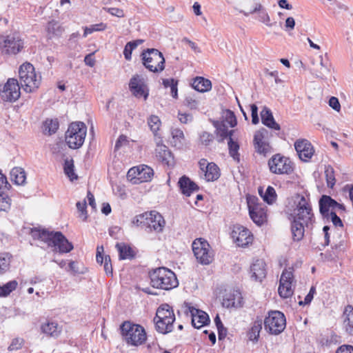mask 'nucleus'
Instances as JSON below:
<instances>
[{
    "instance_id": "09e8293b",
    "label": "nucleus",
    "mask_w": 353,
    "mask_h": 353,
    "mask_svg": "<svg viewBox=\"0 0 353 353\" xmlns=\"http://www.w3.org/2000/svg\"><path fill=\"white\" fill-rule=\"evenodd\" d=\"M11 205V199L3 191H0V212H8Z\"/></svg>"
},
{
    "instance_id": "a878e982",
    "label": "nucleus",
    "mask_w": 353,
    "mask_h": 353,
    "mask_svg": "<svg viewBox=\"0 0 353 353\" xmlns=\"http://www.w3.org/2000/svg\"><path fill=\"white\" fill-rule=\"evenodd\" d=\"M222 305L224 307H240L242 306V296L239 291H234L223 296Z\"/></svg>"
},
{
    "instance_id": "423d86ee",
    "label": "nucleus",
    "mask_w": 353,
    "mask_h": 353,
    "mask_svg": "<svg viewBox=\"0 0 353 353\" xmlns=\"http://www.w3.org/2000/svg\"><path fill=\"white\" fill-rule=\"evenodd\" d=\"M120 329L123 340L129 345L138 346L146 340L145 331L140 325L125 321L121 325Z\"/></svg>"
},
{
    "instance_id": "b1692460",
    "label": "nucleus",
    "mask_w": 353,
    "mask_h": 353,
    "mask_svg": "<svg viewBox=\"0 0 353 353\" xmlns=\"http://www.w3.org/2000/svg\"><path fill=\"white\" fill-rule=\"evenodd\" d=\"M129 88L132 93L138 98L143 97L146 100L148 97V91L145 90V85L141 82L138 75L134 76L130 81Z\"/></svg>"
},
{
    "instance_id": "7c9ffc66",
    "label": "nucleus",
    "mask_w": 353,
    "mask_h": 353,
    "mask_svg": "<svg viewBox=\"0 0 353 353\" xmlns=\"http://www.w3.org/2000/svg\"><path fill=\"white\" fill-rule=\"evenodd\" d=\"M214 126L216 128V132L220 139L218 140L219 142H222L226 138L230 139L234 134V130H228V125L225 122H216L214 123Z\"/></svg>"
},
{
    "instance_id": "052dcab7",
    "label": "nucleus",
    "mask_w": 353,
    "mask_h": 353,
    "mask_svg": "<svg viewBox=\"0 0 353 353\" xmlns=\"http://www.w3.org/2000/svg\"><path fill=\"white\" fill-rule=\"evenodd\" d=\"M24 341L21 338H15L12 339L8 347L9 351L18 350L22 347Z\"/></svg>"
},
{
    "instance_id": "603ef678",
    "label": "nucleus",
    "mask_w": 353,
    "mask_h": 353,
    "mask_svg": "<svg viewBox=\"0 0 353 353\" xmlns=\"http://www.w3.org/2000/svg\"><path fill=\"white\" fill-rule=\"evenodd\" d=\"M293 268H289L288 269H285L282 274L281 276L279 283H292V281L294 279V275H293Z\"/></svg>"
},
{
    "instance_id": "79ce46f5",
    "label": "nucleus",
    "mask_w": 353,
    "mask_h": 353,
    "mask_svg": "<svg viewBox=\"0 0 353 353\" xmlns=\"http://www.w3.org/2000/svg\"><path fill=\"white\" fill-rule=\"evenodd\" d=\"M18 286V282L15 280L10 281L2 286H0V297H6Z\"/></svg>"
},
{
    "instance_id": "7ed1b4c3",
    "label": "nucleus",
    "mask_w": 353,
    "mask_h": 353,
    "mask_svg": "<svg viewBox=\"0 0 353 353\" xmlns=\"http://www.w3.org/2000/svg\"><path fill=\"white\" fill-rule=\"evenodd\" d=\"M151 285L157 289L170 290L179 285L176 274L171 270L159 267L150 271Z\"/></svg>"
},
{
    "instance_id": "bb28decb",
    "label": "nucleus",
    "mask_w": 353,
    "mask_h": 353,
    "mask_svg": "<svg viewBox=\"0 0 353 353\" xmlns=\"http://www.w3.org/2000/svg\"><path fill=\"white\" fill-rule=\"evenodd\" d=\"M261 118L262 123L265 126L275 130L281 129L280 125L275 121L271 110L268 107H263L261 112Z\"/></svg>"
},
{
    "instance_id": "69168bd1",
    "label": "nucleus",
    "mask_w": 353,
    "mask_h": 353,
    "mask_svg": "<svg viewBox=\"0 0 353 353\" xmlns=\"http://www.w3.org/2000/svg\"><path fill=\"white\" fill-rule=\"evenodd\" d=\"M251 115H252V123L254 125H256L259 122V119L258 116V107L255 104H252L250 105Z\"/></svg>"
},
{
    "instance_id": "37998d69",
    "label": "nucleus",
    "mask_w": 353,
    "mask_h": 353,
    "mask_svg": "<svg viewBox=\"0 0 353 353\" xmlns=\"http://www.w3.org/2000/svg\"><path fill=\"white\" fill-rule=\"evenodd\" d=\"M143 43V40L137 39L132 41H129L126 43L124 50L123 55L126 60L130 61L132 59V52L134 50L139 44Z\"/></svg>"
},
{
    "instance_id": "c9c22d12",
    "label": "nucleus",
    "mask_w": 353,
    "mask_h": 353,
    "mask_svg": "<svg viewBox=\"0 0 353 353\" xmlns=\"http://www.w3.org/2000/svg\"><path fill=\"white\" fill-rule=\"evenodd\" d=\"M10 179L16 185H23L26 179L24 170L19 167L12 168L10 171Z\"/></svg>"
},
{
    "instance_id": "49530a36",
    "label": "nucleus",
    "mask_w": 353,
    "mask_h": 353,
    "mask_svg": "<svg viewBox=\"0 0 353 353\" xmlns=\"http://www.w3.org/2000/svg\"><path fill=\"white\" fill-rule=\"evenodd\" d=\"M325 175L327 187L332 188L336 183V179L334 170L331 165H325Z\"/></svg>"
},
{
    "instance_id": "4be33fe9",
    "label": "nucleus",
    "mask_w": 353,
    "mask_h": 353,
    "mask_svg": "<svg viewBox=\"0 0 353 353\" xmlns=\"http://www.w3.org/2000/svg\"><path fill=\"white\" fill-rule=\"evenodd\" d=\"M251 279L261 282L267 274L266 263L263 259H256L250 265Z\"/></svg>"
},
{
    "instance_id": "39448f33",
    "label": "nucleus",
    "mask_w": 353,
    "mask_h": 353,
    "mask_svg": "<svg viewBox=\"0 0 353 353\" xmlns=\"http://www.w3.org/2000/svg\"><path fill=\"white\" fill-rule=\"evenodd\" d=\"M174 321L175 316L171 306L165 303L158 307L154 318L156 330L158 332L163 334L171 332Z\"/></svg>"
},
{
    "instance_id": "f257e3e1",
    "label": "nucleus",
    "mask_w": 353,
    "mask_h": 353,
    "mask_svg": "<svg viewBox=\"0 0 353 353\" xmlns=\"http://www.w3.org/2000/svg\"><path fill=\"white\" fill-rule=\"evenodd\" d=\"M285 212L288 219L301 220L307 228L312 227L315 222L310 196L307 192L296 193L288 198Z\"/></svg>"
},
{
    "instance_id": "f8f14e48",
    "label": "nucleus",
    "mask_w": 353,
    "mask_h": 353,
    "mask_svg": "<svg viewBox=\"0 0 353 353\" xmlns=\"http://www.w3.org/2000/svg\"><path fill=\"white\" fill-rule=\"evenodd\" d=\"M192 251L199 263L202 265H209L213 260V254L210 251V245L204 239H195L192 244Z\"/></svg>"
},
{
    "instance_id": "e433bc0d",
    "label": "nucleus",
    "mask_w": 353,
    "mask_h": 353,
    "mask_svg": "<svg viewBox=\"0 0 353 353\" xmlns=\"http://www.w3.org/2000/svg\"><path fill=\"white\" fill-rule=\"evenodd\" d=\"M42 332L48 336L57 337L61 333V329L56 322H47L41 325Z\"/></svg>"
},
{
    "instance_id": "f03ea898",
    "label": "nucleus",
    "mask_w": 353,
    "mask_h": 353,
    "mask_svg": "<svg viewBox=\"0 0 353 353\" xmlns=\"http://www.w3.org/2000/svg\"><path fill=\"white\" fill-rule=\"evenodd\" d=\"M30 234L34 239L41 240L49 247L58 248L59 253H68L73 249L72 243L61 232L34 228L31 229Z\"/></svg>"
},
{
    "instance_id": "6e6552de",
    "label": "nucleus",
    "mask_w": 353,
    "mask_h": 353,
    "mask_svg": "<svg viewBox=\"0 0 353 353\" xmlns=\"http://www.w3.org/2000/svg\"><path fill=\"white\" fill-rule=\"evenodd\" d=\"M133 223L141 226L147 231L157 232L163 231L165 223L161 214L156 211L146 212L137 216Z\"/></svg>"
},
{
    "instance_id": "aec40b11",
    "label": "nucleus",
    "mask_w": 353,
    "mask_h": 353,
    "mask_svg": "<svg viewBox=\"0 0 353 353\" xmlns=\"http://www.w3.org/2000/svg\"><path fill=\"white\" fill-rule=\"evenodd\" d=\"M319 212L322 217H328L331 212L338 210L344 211L343 205L339 203L336 200L328 195H322L319 200Z\"/></svg>"
},
{
    "instance_id": "393cba45",
    "label": "nucleus",
    "mask_w": 353,
    "mask_h": 353,
    "mask_svg": "<svg viewBox=\"0 0 353 353\" xmlns=\"http://www.w3.org/2000/svg\"><path fill=\"white\" fill-rule=\"evenodd\" d=\"M178 186L181 193L186 196H190L193 192H197L199 190L198 185L185 175L179 179Z\"/></svg>"
},
{
    "instance_id": "3c124183",
    "label": "nucleus",
    "mask_w": 353,
    "mask_h": 353,
    "mask_svg": "<svg viewBox=\"0 0 353 353\" xmlns=\"http://www.w3.org/2000/svg\"><path fill=\"white\" fill-rule=\"evenodd\" d=\"M222 122H225L227 125H229L231 128H234L237 124V121L234 113L230 110H227L224 113V120Z\"/></svg>"
},
{
    "instance_id": "a19ab883",
    "label": "nucleus",
    "mask_w": 353,
    "mask_h": 353,
    "mask_svg": "<svg viewBox=\"0 0 353 353\" xmlns=\"http://www.w3.org/2000/svg\"><path fill=\"white\" fill-rule=\"evenodd\" d=\"M262 329V321H256L248 333V336L250 341H257L259 337V333Z\"/></svg>"
},
{
    "instance_id": "f3484780",
    "label": "nucleus",
    "mask_w": 353,
    "mask_h": 353,
    "mask_svg": "<svg viewBox=\"0 0 353 353\" xmlns=\"http://www.w3.org/2000/svg\"><path fill=\"white\" fill-rule=\"evenodd\" d=\"M183 307L185 308V313L187 315L190 314L192 317V325L194 327L199 329L210 323L208 314L192 306L191 303L184 302Z\"/></svg>"
},
{
    "instance_id": "13d9d810",
    "label": "nucleus",
    "mask_w": 353,
    "mask_h": 353,
    "mask_svg": "<svg viewBox=\"0 0 353 353\" xmlns=\"http://www.w3.org/2000/svg\"><path fill=\"white\" fill-rule=\"evenodd\" d=\"M337 211L331 212L330 214H328V217H323L324 219H327V221L331 220L333 225L336 227H343V222L340 217L336 214Z\"/></svg>"
},
{
    "instance_id": "8fccbe9b",
    "label": "nucleus",
    "mask_w": 353,
    "mask_h": 353,
    "mask_svg": "<svg viewBox=\"0 0 353 353\" xmlns=\"http://www.w3.org/2000/svg\"><path fill=\"white\" fill-rule=\"evenodd\" d=\"M183 104L190 110H196L199 106V101L194 94H188L185 96Z\"/></svg>"
},
{
    "instance_id": "5fc2aeb1",
    "label": "nucleus",
    "mask_w": 353,
    "mask_h": 353,
    "mask_svg": "<svg viewBox=\"0 0 353 353\" xmlns=\"http://www.w3.org/2000/svg\"><path fill=\"white\" fill-rule=\"evenodd\" d=\"M148 123L150 130L153 132H157L159 130V127L161 125V121L159 117L156 115H152L149 117L148 120Z\"/></svg>"
},
{
    "instance_id": "c756f323",
    "label": "nucleus",
    "mask_w": 353,
    "mask_h": 353,
    "mask_svg": "<svg viewBox=\"0 0 353 353\" xmlns=\"http://www.w3.org/2000/svg\"><path fill=\"white\" fill-rule=\"evenodd\" d=\"M155 154L158 160L165 164L169 163L172 157L171 152L168 148L162 143H157Z\"/></svg>"
},
{
    "instance_id": "f704fd0d",
    "label": "nucleus",
    "mask_w": 353,
    "mask_h": 353,
    "mask_svg": "<svg viewBox=\"0 0 353 353\" xmlns=\"http://www.w3.org/2000/svg\"><path fill=\"white\" fill-rule=\"evenodd\" d=\"M203 174L207 181H215L221 176L219 168L213 162H210V166L204 171Z\"/></svg>"
},
{
    "instance_id": "72a5a7b5",
    "label": "nucleus",
    "mask_w": 353,
    "mask_h": 353,
    "mask_svg": "<svg viewBox=\"0 0 353 353\" xmlns=\"http://www.w3.org/2000/svg\"><path fill=\"white\" fill-rule=\"evenodd\" d=\"M116 248L119 252V259H132L134 257V252L132 248L124 243H117Z\"/></svg>"
},
{
    "instance_id": "ddd939ff",
    "label": "nucleus",
    "mask_w": 353,
    "mask_h": 353,
    "mask_svg": "<svg viewBox=\"0 0 353 353\" xmlns=\"http://www.w3.org/2000/svg\"><path fill=\"white\" fill-rule=\"evenodd\" d=\"M270 170L276 174H290L293 170V163L290 160L281 154H276L268 161Z\"/></svg>"
},
{
    "instance_id": "0e129e2a",
    "label": "nucleus",
    "mask_w": 353,
    "mask_h": 353,
    "mask_svg": "<svg viewBox=\"0 0 353 353\" xmlns=\"http://www.w3.org/2000/svg\"><path fill=\"white\" fill-rule=\"evenodd\" d=\"M103 268L106 274L112 275V266L111 263V259L109 255L105 256Z\"/></svg>"
},
{
    "instance_id": "338daca9",
    "label": "nucleus",
    "mask_w": 353,
    "mask_h": 353,
    "mask_svg": "<svg viewBox=\"0 0 353 353\" xmlns=\"http://www.w3.org/2000/svg\"><path fill=\"white\" fill-rule=\"evenodd\" d=\"M10 188L11 185L8 182L6 176L0 172V191L8 190Z\"/></svg>"
},
{
    "instance_id": "4c0bfd02",
    "label": "nucleus",
    "mask_w": 353,
    "mask_h": 353,
    "mask_svg": "<svg viewBox=\"0 0 353 353\" xmlns=\"http://www.w3.org/2000/svg\"><path fill=\"white\" fill-rule=\"evenodd\" d=\"M319 64L316 67H313L310 69L311 72L317 78L323 79L329 72V69L323 63V58L322 56L318 57Z\"/></svg>"
},
{
    "instance_id": "774afa93",
    "label": "nucleus",
    "mask_w": 353,
    "mask_h": 353,
    "mask_svg": "<svg viewBox=\"0 0 353 353\" xmlns=\"http://www.w3.org/2000/svg\"><path fill=\"white\" fill-rule=\"evenodd\" d=\"M336 353H353V346L350 345H341L336 350Z\"/></svg>"
},
{
    "instance_id": "a18cd8bd",
    "label": "nucleus",
    "mask_w": 353,
    "mask_h": 353,
    "mask_svg": "<svg viewBox=\"0 0 353 353\" xmlns=\"http://www.w3.org/2000/svg\"><path fill=\"white\" fill-rule=\"evenodd\" d=\"M228 144L230 155L234 159V160L239 161L240 154L239 153V143L236 141H234L232 137H230Z\"/></svg>"
},
{
    "instance_id": "c03bdc74",
    "label": "nucleus",
    "mask_w": 353,
    "mask_h": 353,
    "mask_svg": "<svg viewBox=\"0 0 353 353\" xmlns=\"http://www.w3.org/2000/svg\"><path fill=\"white\" fill-rule=\"evenodd\" d=\"M74 166L73 159H65L63 165L64 173L71 181L77 179V175L74 172Z\"/></svg>"
},
{
    "instance_id": "4d7b16f0",
    "label": "nucleus",
    "mask_w": 353,
    "mask_h": 353,
    "mask_svg": "<svg viewBox=\"0 0 353 353\" xmlns=\"http://www.w3.org/2000/svg\"><path fill=\"white\" fill-rule=\"evenodd\" d=\"M214 140L213 134L207 132H203L199 135V141L200 143L205 146L209 145Z\"/></svg>"
},
{
    "instance_id": "c85d7f7f",
    "label": "nucleus",
    "mask_w": 353,
    "mask_h": 353,
    "mask_svg": "<svg viewBox=\"0 0 353 353\" xmlns=\"http://www.w3.org/2000/svg\"><path fill=\"white\" fill-rule=\"evenodd\" d=\"M343 325L345 331L350 335H353V306H345L343 313Z\"/></svg>"
},
{
    "instance_id": "a211bd4d",
    "label": "nucleus",
    "mask_w": 353,
    "mask_h": 353,
    "mask_svg": "<svg viewBox=\"0 0 353 353\" xmlns=\"http://www.w3.org/2000/svg\"><path fill=\"white\" fill-rule=\"evenodd\" d=\"M268 131L264 128L257 130L254 136L253 144L256 152L266 156L272 152V147L267 141Z\"/></svg>"
},
{
    "instance_id": "1a4fd4ad",
    "label": "nucleus",
    "mask_w": 353,
    "mask_h": 353,
    "mask_svg": "<svg viewBox=\"0 0 353 353\" xmlns=\"http://www.w3.org/2000/svg\"><path fill=\"white\" fill-rule=\"evenodd\" d=\"M87 132V127L81 121L73 122L70 124L65 132V142L72 149H77L84 143Z\"/></svg>"
},
{
    "instance_id": "58836bf2",
    "label": "nucleus",
    "mask_w": 353,
    "mask_h": 353,
    "mask_svg": "<svg viewBox=\"0 0 353 353\" xmlns=\"http://www.w3.org/2000/svg\"><path fill=\"white\" fill-rule=\"evenodd\" d=\"M259 194L268 204H273L276 201L277 194L274 188L272 186H268L264 193L263 190L259 188Z\"/></svg>"
},
{
    "instance_id": "dca6fc26",
    "label": "nucleus",
    "mask_w": 353,
    "mask_h": 353,
    "mask_svg": "<svg viewBox=\"0 0 353 353\" xmlns=\"http://www.w3.org/2000/svg\"><path fill=\"white\" fill-rule=\"evenodd\" d=\"M257 200L256 197L248 199V207L251 219L261 226L267 221V208L264 204L257 203Z\"/></svg>"
},
{
    "instance_id": "473e14b6",
    "label": "nucleus",
    "mask_w": 353,
    "mask_h": 353,
    "mask_svg": "<svg viewBox=\"0 0 353 353\" xmlns=\"http://www.w3.org/2000/svg\"><path fill=\"white\" fill-rule=\"evenodd\" d=\"M59 128V122L57 119H46L42 125L43 133L50 136L57 132Z\"/></svg>"
},
{
    "instance_id": "2f4dec72",
    "label": "nucleus",
    "mask_w": 353,
    "mask_h": 353,
    "mask_svg": "<svg viewBox=\"0 0 353 353\" xmlns=\"http://www.w3.org/2000/svg\"><path fill=\"white\" fill-rule=\"evenodd\" d=\"M192 88L200 92H208L212 88L211 81L202 77H196L192 84Z\"/></svg>"
},
{
    "instance_id": "4468645a",
    "label": "nucleus",
    "mask_w": 353,
    "mask_h": 353,
    "mask_svg": "<svg viewBox=\"0 0 353 353\" xmlns=\"http://www.w3.org/2000/svg\"><path fill=\"white\" fill-rule=\"evenodd\" d=\"M21 86L17 79L9 78L6 83L0 85V97L5 102H15L21 96Z\"/></svg>"
},
{
    "instance_id": "6e6d98bb",
    "label": "nucleus",
    "mask_w": 353,
    "mask_h": 353,
    "mask_svg": "<svg viewBox=\"0 0 353 353\" xmlns=\"http://www.w3.org/2000/svg\"><path fill=\"white\" fill-rule=\"evenodd\" d=\"M10 265V261L8 254L1 253L0 254V274L6 272Z\"/></svg>"
},
{
    "instance_id": "e2e57ef3",
    "label": "nucleus",
    "mask_w": 353,
    "mask_h": 353,
    "mask_svg": "<svg viewBox=\"0 0 353 353\" xmlns=\"http://www.w3.org/2000/svg\"><path fill=\"white\" fill-rule=\"evenodd\" d=\"M104 10L112 16L119 18L124 17V12L122 9L118 8H104Z\"/></svg>"
},
{
    "instance_id": "9b49d317",
    "label": "nucleus",
    "mask_w": 353,
    "mask_h": 353,
    "mask_svg": "<svg viewBox=\"0 0 353 353\" xmlns=\"http://www.w3.org/2000/svg\"><path fill=\"white\" fill-rule=\"evenodd\" d=\"M265 329L270 334L277 335L281 333L286 326V319L283 313L271 311L264 320Z\"/></svg>"
},
{
    "instance_id": "0eeeda50",
    "label": "nucleus",
    "mask_w": 353,
    "mask_h": 353,
    "mask_svg": "<svg viewBox=\"0 0 353 353\" xmlns=\"http://www.w3.org/2000/svg\"><path fill=\"white\" fill-rule=\"evenodd\" d=\"M141 58L143 66L150 72L160 73L165 69V58L162 52L156 48L143 50Z\"/></svg>"
},
{
    "instance_id": "5701e85b",
    "label": "nucleus",
    "mask_w": 353,
    "mask_h": 353,
    "mask_svg": "<svg viewBox=\"0 0 353 353\" xmlns=\"http://www.w3.org/2000/svg\"><path fill=\"white\" fill-rule=\"evenodd\" d=\"M241 12H242L245 16H248L250 14L257 13L256 19L258 21L264 23L268 27H272L276 23V21L271 22L270 17L268 12L261 3H256L254 8L250 10L249 12L241 10Z\"/></svg>"
},
{
    "instance_id": "20e7f679",
    "label": "nucleus",
    "mask_w": 353,
    "mask_h": 353,
    "mask_svg": "<svg viewBox=\"0 0 353 353\" xmlns=\"http://www.w3.org/2000/svg\"><path fill=\"white\" fill-rule=\"evenodd\" d=\"M19 76L21 86L26 92H35L41 84V77L37 74L34 67L30 63H24L19 67Z\"/></svg>"
},
{
    "instance_id": "6ab92c4d",
    "label": "nucleus",
    "mask_w": 353,
    "mask_h": 353,
    "mask_svg": "<svg viewBox=\"0 0 353 353\" xmlns=\"http://www.w3.org/2000/svg\"><path fill=\"white\" fill-rule=\"evenodd\" d=\"M234 241L239 247H246L253 241V235L246 228L241 225H234L231 233Z\"/></svg>"
},
{
    "instance_id": "ea45409f",
    "label": "nucleus",
    "mask_w": 353,
    "mask_h": 353,
    "mask_svg": "<svg viewBox=\"0 0 353 353\" xmlns=\"http://www.w3.org/2000/svg\"><path fill=\"white\" fill-rule=\"evenodd\" d=\"M46 30L49 34V37L51 38L54 36H61L63 32V28L58 23V22L53 20L48 22Z\"/></svg>"
},
{
    "instance_id": "bf43d9fd",
    "label": "nucleus",
    "mask_w": 353,
    "mask_h": 353,
    "mask_svg": "<svg viewBox=\"0 0 353 353\" xmlns=\"http://www.w3.org/2000/svg\"><path fill=\"white\" fill-rule=\"evenodd\" d=\"M171 134L174 141H178L180 144H182L183 141L185 140L183 132L179 128L172 129Z\"/></svg>"
},
{
    "instance_id": "2eb2a0df",
    "label": "nucleus",
    "mask_w": 353,
    "mask_h": 353,
    "mask_svg": "<svg viewBox=\"0 0 353 353\" xmlns=\"http://www.w3.org/2000/svg\"><path fill=\"white\" fill-rule=\"evenodd\" d=\"M153 176V170L145 165L133 167L127 173L128 179L134 184L150 181Z\"/></svg>"
},
{
    "instance_id": "680f3d73",
    "label": "nucleus",
    "mask_w": 353,
    "mask_h": 353,
    "mask_svg": "<svg viewBox=\"0 0 353 353\" xmlns=\"http://www.w3.org/2000/svg\"><path fill=\"white\" fill-rule=\"evenodd\" d=\"M178 119L181 123L187 124L193 121V116L190 113L178 112Z\"/></svg>"
},
{
    "instance_id": "864d4df0",
    "label": "nucleus",
    "mask_w": 353,
    "mask_h": 353,
    "mask_svg": "<svg viewBox=\"0 0 353 353\" xmlns=\"http://www.w3.org/2000/svg\"><path fill=\"white\" fill-rule=\"evenodd\" d=\"M107 26L103 23L94 24L90 27H85L84 28L83 37H86L88 34L95 31H102L105 30Z\"/></svg>"
},
{
    "instance_id": "de8ad7c7",
    "label": "nucleus",
    "mask_w": 353,
    "mask_h": 353,
    "mask_svg": "<svg viewBox=\"0 0 353 353\" xmlns=\"http://www.w3.org/2000/svg\"><path fill=\"white\" fill-rule=\"evenodd\" d=\"M278 292L281 297L286 299L290 297L293 294L291 283H279Z\"/></svg>"
},
{
    "instance_id": "9d476101",
    "label": "nucleus",
    "mask_w": 353,
    "mask_h": 353,
    "mask_svg": "<svg viewBox=\"0 0 353 353\" xmlns=\"http://www.w3.org/2000/svg\"><path fill=\"white\" fill-rule=\"evenodd\" d=\"M23 48V41L18 32L0 38V50L2 54L15 55Z\"/></svg>"
},
{
    "instance_id": "412c9836",
    "label": "nucleus",
    "mask_w": 353,
    "mask_h": 353,
    "mask_svg": "<svg viewBox=\"0 0 353 353\" xmlns=\"http://www.w3.org/2000/svg\"><path fill=\"white\" fill-rule=\"evenodd\" d=\"M295 150L299 158L307 161L314 154V150L311 143L307 139H299L294 143Z\"/></svg>"
},
{
    "instance_id": "cd10ccee",
    "label": "nucleus",
    "mask_w": 353,
    "mask_h": 353,
    "mask_svg": "<svg viewBox=\"0 0 353 353\" xmlns=\"http://www.w3.org/2000/svg\"><path fill=\"white\" fill-rule=\"evenodd\" d=\"M291 221V232L294 241H299L304 236L305 227L306 225L303 221L297 219H290Z\"/></svg>"
}]
</instances>
